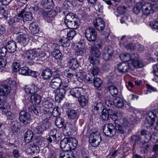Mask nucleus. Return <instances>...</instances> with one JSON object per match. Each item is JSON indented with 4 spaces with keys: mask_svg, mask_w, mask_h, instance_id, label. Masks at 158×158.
Instances as JSON below:
<instances>
[{
    "mask_svg": "<svg viewBox=\"0 0 158 158\" xmlns=\"http://www.w3.org/2000/svg\"><path fill=\"white\" fill-rule=\"evenodd\" d=\"M103 131L106 135L110 137L115 135L116 132L121 134H123L124 132L122 126L116 123L105 124L103 127Z\"/></svg>",
    "mask_w": 158,
    "mask_h": 158,
    "instance_id": "f257e3e1",
    "label": "nucleus"
},
{
    "mask_svg": "<svg viewBox=\"0 0 158 158\" xmlns=\"http://www.w3.org/2000/svg\"><path fill=\"white\" fill-rule=\"evenodd\" d=\"M89 48L90 54L88 58V61L93 65L98 64L100 61L99 58L101 56L100 50L92 45Z\"/></svg>",
    "mask_w": 158,
    "mask_h": 158,
    "instance_id": "f03ea898",
    "label": "nucleus"
},
{
    "mask_svg": "<svg viewBox=\"0 0 158 158\" xmlns=\"http://www.w3.org/2000/svg\"><path fill=\"white\" fill-rule=\"evenodd\" d=\"M158 7V4L157 3L152 4L149 2H143L142 10L144 15H148L156 10Z\"/></svg>",
    "mask_w": 158,
    "mask_h": 158,
    "instance_id": "7ed1b4c3",
    "label": "nucleus"
},
{
    "mask_svg": "<svg viewBox=\"0 0 158 158\" xmlns=\"http://www.w3.org/2000/svg\"><path fill=\"white\" fill-rule=\"evenodd\" d=\"M101 137L99 132H93L90 135L89 141L94 147L98 146L101 141Z\"/></svg>",
    "mask_w": 158,
    "mask_h": 158,
    "instance_id": "20e7f679",
    "label": "nucleus"
},
{
    "mask_svg": "<svg viewBox=\"0 0 158 158\" xmlns=\"http://www.w3.org/2000/svg\"><path fill=\"white\" fill-rule=\"evenodd\" d=\"M85 38L89 41H94L97 37V32L93 27L88 28L85 31Z\"/></svg>",
    "mask_w": 158,
    "mask_h": 158,
    "instance_id": "39448f33",
    "label": "nucleus"
},
{
    "mask_svg": "<svg viewBox=\"0 0 158 158\" xmlns=\"http://www.w3.org/2000/svg\"><path fill=\"white\" fill-rule=\"evenodd\" d=\"M154 113L152 112H150L148 114V116L144 121V123L143 125V126L148 128L151 127V129L153 128V125H154V121L153 120V115H152Z\"/></svg>",
    "mask_w": 158,
    "mask_h": 158,
    "instance_id": "423d86ee",
    "label": "nucleus"
},
{
    "mask_svg": "<svg viewBox=\"0 0 158 158\" xmlns=\"http://www.w3.org/2000/svg\"><path fill=\"white\" fill-rule=\"evenodd\" d=\"M114 53V50L110 46L104 48L102 52V55L103 59L105 60H110Z\"/></svg>",
    "mask_w": 158,
    "mask_h": 158,
    "instance_id": "0eeeda50",
    "label": "nucleus"
},
{
    "mask_svg": "<svg viewBox=\"0 0 158 158\" xmlns=\"http://www.w3.org/2000/svg\"><path fill=\"white\" fill-rule=\"evenodd\" d=\"M6 97L0 95V109L3 112L6 113L10 110L9 104L6 101Z\"/></svg>",
    "mask_w": 158,
    "mask_h": 158,
    "instance_id": "6e6552de",
    "label": "nucleus"
},
{
    "mask_svg": "<svg viewBox=\"0 0 158 158\" xmlns=\"http://www.w3.org/2000/svg\"><path fill=\"white\" fill-rule=\"evenodd\" d=\"M19 119L21 122L26 124L29 123L31 120L30 114L24 110H22L19 113Z\"/></svg>",
    "mask_w": 158,
    "mask_h": 158,
    "instance_id": "1a4fd4ad",
    "label": "nucleus"
},
{
    "mask_svg": "<svg viewBox=\"0 0 158 158\" xmlns=\"http://www.w3.org/2000/svg\"><path fill=\"white\" fill-rule=\"evenodd\" d=\"M93 24L96 29L98 31H102L105 28L104 21L101 18L98 17L93 21Z\"/></svg>",
    "mask_w": 158,
    "mask_h": 158,
    "instance_id": "9d476101",
    "label": "nucleus"
},
{
    "mask_svg": "<svg viewBox=\"0 0 158 158\" xmlns=\"http://www.w3.org/2000/svg\"><path fill=\"white\" fill-rule=\"evenodd\" d=\"M67 138H64L61 140L60 143V146L62 149L64 148L65 151L69 152L73 148L70 145Z\"/></svg>",
    "mask_w": 158,
    "mask_h": 158,
    "instance_id": "9b49d317",
    "label": "nucleus"
},
{
    "mask_svg": "<svg viewBox=\"0 0 158 158\" xmlns=\"http://www.w3.org/2000/svg\"><path fill=\"white\" fill-rule=\"evenodd\" d=\"M63 84L61 78H53L50 83L51 87L56 90L59 89Z\"/></svg>",
    "mask_w": 158,
    "mask_h": 158,
    "instance_id": "f8f14e48",
    "label": "nucleus"
},
{
    "mask_svg": "<svg viewBox=\"0 0 158 158\" xmlns=\"http://www.w3.org/2000/svg\"><path fill=\"white\" fill-rule=\"evenodd\" d=\"M53 72L49 68H46L42 70L41 76L44 80H48L52 77Z\"/></svg>",
    "mask_w": 158,
    "mask_h": 158,
    "instance_id": "ddd939ff",
    "label": "nucleus"
},
{
    "mask_svg": "<svg viewBox=\"0 0 158 158\" xmlns=\"http://www.w3.org/2000/svg\"><path fill=\"white\" fill-rule=\"evenodd\" d=\"M14 33L16 34L17 35L16 39L18 40V42L23 44V45L25 46L26 44V41L27 40V35L23 33H19L18 31H13Z\"/></svg>",
    "mask_w": 158,
    "mask_h": 158,
    "instance_id": "4468645a",
    "label": "nucleus"
},
{
    "mask_svg": "<svg viewBox=\"0 0 158 158\" xmlns=\"http://www.w3.org/2000/svg\"><path fill=\"white\" fill-rule=\"evenodd\" d=\"M102 104L101 102H95L92 106V112L94 114L97 115L99 114L102 111Z\"/></svg>",
    "mask_w": 158,
    "mask_h": 158,
    "instance_id": "2eb2a0df",
    "label": "nucleus"
},
{
    "mask_svg": "<svg viewBox=\"0 0 158 158\" xmlns=\"http://www.w3.org/2000/svg\"><path fill=\"white\" fill-rule=\"evenodd\" d=\"M7 51L10 53H13L16 51L17 48V45L16 42L11 40L8 41L6 45Z\"/></svg>",
    "mask_w": 158,
    "mask_h": 158,
    "instance_id": "dca6fc26",
    "label": "nucleus"
},
{
    "mask_svg": "<svg viewBox=\"0 0 158 158\" xmlns=\"http://www.w3.org/2000/svg\"><path fill=\"white\" fill-rule=\"evenodd\" d=\"M67 64L71 70L75 71L79 67V62L75 58H73L69 60L67 63Z\"/></svg>",
    "mask_w": 158,
    "mask_h": 158,
    "instance_id": "f3484780",
    "label": "nucleus"
},
{
    "mask_svg": "<svg viewBox=\"0 0 158 158\" xmlns=\"http://www.w3.org/2000/svg\"><path fill=\"white\" fill-rule=\"evenodd\" d=\"M149 139L147 140L143 141L141 136L140 135H132L131 137L130 141L132 142H134L135 143L133 146L134 147L135 145V143H138L139 142L141 144H143L144 143H147L148 142Z\"/></svg>",
    "mask_w": 158,
    "mask_h": 158,
    "instance_id": "a211bd4d",
    "label": "nucleus"
},
{
    "mask_svg": "<svg viewBox=\"0 0 158 158\" xmlns=\"http://www.w3.org/2000/svg\"><path fill=\"white\" fill-rule=\"evenodd\" d=\"M118 71L121 73H125L128 71L130 68L128 63H120L118 65Z\"/></svg>",
    "mask_w": 158,
    "mask_h": 158,
    "instance_id": "6ab92c4d",
    "label": "nucleus"
},
{
    "mask_svg": "<svg viewBox=\"0 0 158 158\" xmlns=\"http://www.w3.org/2000/svg\"><path fill=\"white\" fill-rule=\"evenodd\" d=\"M54 101L52 99L50 98L48 99H44L43 101L42 104L43 106L45 108L50 109H52L54 106Z\"/></svg>",
    "mask_w": 158,
    "mask_h": 158,
    "instance_id": "aec40b11",
    "label": "nucleus"
},
{
    "mask_svg": "<svg viewBox=\"0 0 158 158\" xmlns=\"http://www.w3.org/2000/svg\"><path fill=\"white\" fill-rule=\"evenodd\" d=\"M67 114L69 119L73 120L74 123L78 118V115L76 110H69L67 111Z\"/></svg>",
    "mask_w": 158,
    "mask_h": 158,
    "instance_id": "412c9836",
    "label": "nucleus"
},
{
    "mask_svg": "<svg viewBox=\"0 0 158 158\" xmlns=\"http://www.w3.org/2000/svg\"><path fill=\"white\" fill-rule=\"evenodd\" d=\"M45 116H46V118L42 121L40 126L42 127L44 129H47L51 125V124L48 122L50 117L49 113H47L45 114Z\"/></svg>",
    "mask_w": 158,
    "mask_h": 158,
    "instance_id": "4be33fe9",
    "label": "nucleus"
},
{
    "mask_svg": "<svg viewBox=\"0 0 158 158\" xmlns=\"http://www.w3.org/2000/svg\"><path fill=\"white\" fill-rule=\"evenodd\" d=\"M81 89L78 87H75L72 89L70 91V94L75 98H79L81 95Z\"/></svg>",
    "mask_w": 158,
    "mask_h": 158,
    "instance_id": "5701e85b",
    "label": "nucleus"
},
{
    "mask_svg": "<svg viewBox=\"0 0 158 158\" xmlns=\"http://www.w3.org/2000/svg\"><path fill=\"white\" fill-rule=\"evenodd\" d=\"M29 28L33 34L37 33L40 31L39 27L36 22H33L31 23Z\"/></svg>",
    "mask_w": 158,
    "mask_h": 158,
    "instance_id": "b1692460",
    "label": "nucleus"
},
{
    "mask_svg": "<svg viewBox=\"0 0 158 158\" xmlns=\"http://www.w3.org/2000/svg\"><path fill=\"white\" fill-rule=\"evenodd\" d=\"M10 89L9 87L6 85H3L0 86V95L6 97L10 92Z\"/></svg>",
    "mask_w": 158,
    "mask_h": 158,
    "instance_id": "393cba45",
    "label": "nucleus"
},
{
    "mask_svg": "<svg viewBox=\"0 0 158 158\" xmlns=\"http://www.w3.org/2000/svg\"><path fill=\"white\" fill-rule=\"evenodd\" d=\"M37 56V52L34 50H28L25 53L26 57L30 60H33Z\"/></svg>",
    "mask_w": 158,
    "mask_h": 158,
    "instance_id": "a878e982",
    "label": "nucleus"
},
{
    "mask_svg": "<svg viewBox=\"0 0 158 158\" xmlns=\"http://www.w3.org/2000/svg\"><path fill=\"white\" fill-rule=\"evenodd\" d=\"M66 26L69 29H76L79 25V19L75 20L65 23Z\"/></svg>",
    "mask_w": 158,
    "mask_h": 158,
    "instance_id": "bb28decb",
    "label": "nucleus"
},
{
    "mask_svg": "<svg viewBox=\"0 0 158 158\" xmlns=\"http://www.w3.org/2000/svg\"><path fill=\"white\" fill-rule=\"evenodd\" d=\"M34 135H35L34 133H33L31 131H27L25 133L24 137L25 142L29 143L31 141L34 137Z\"/></svg>",
    "mask_w": 158,
    "mask_h": 158,
    "instance_id": "cd10ccee",
    "label": "nucleus"
},
{
    "mask_svg": "<svg viewBox=\"0 0 158 158\" xmlns=\"http://www.w3.org/2000/svg\"><path fill=\"white\" fill-rule=\"evenodd\" d=\"M65 90L60 89L59 92L55 95V101L57 102H60L64 98L65 94Z\"/></svg>",
    "mask_w": 158,
    "mask_h": 158,
    "instance_id": "c85d7f7f",
    "label": "nucleus"
},
{
    "mask_svg": "<svg viewBox=\"0 0 158 158\" xmlns=\"http://www.w3.org/2000/svg\"><path fill=\"white\" fill-rule=\"evenodd\" d=\"M55 123L56 126L59 128H63L65 126V123L64 119L60 117H57L55 120Z\"/></svg>",
    "mask_w": 158,
    "mask_h": 158,
    "instance_id": "c756f323",
    "label": "nucleus"
},
{
    "mask_svg": "<svg viewBox=\"0 0 158 158\" xmlns=\"http://www.w3.org/2000/svg\"><path fill=\"white\" fill-rule=\"evenodd\" d=\"M94 75L92 73H89L85 75L84 81L87 83H91L94 82Z\"/></svg>",
    "mask_w": 158,
    "mask_h": 158,
    "instance_id": "7c9ffc66",
    "label": "nucleus"
},
{
    "mask_svg": "<svg viewBox=\"0 0 158 158\" xmlns=\"http://www.w3.org/2000/svg\"><path fill=\"white\" fill-rule=\"evenodd\" d=\"M67 37H63L59 41V44L64 47H69L70 45V41Z\"/></svg>",
    "mask_w": 158,
    "mask_h": 158,
    "instance_id": "2f4dec72",
    "label": "nucleus"
},
{
    "mask_svg": "<svg viewBox=\"0 0 158 158\" xmlns=\"http://www.w3.org/2000/svg\"><path fill=\"white\" fill-rule=\"evenodd\" d=\"M31 101L34 104H39L41 101V97L37 94H33L31 96Z\"/></svg>",
    "mask_w": 158,
    "mask_h": 158,
    "instance_id": "473e14b6",
    "label": "nucleus"
},
{
    "mask_svg": "<svg viewBox=\"0 0 158 158\" xmlns=\"http://www.w3.org/2000/svg\"><path fill=\"white\" fill-rule=\"evenodd\" d=\"M56 15V12L54 10H51L48 11L46 15V19L47 21L51 23L53 19V17Z\"/></svg>",
    "mask_w": 158,
    "mask_h": 158,
    "instance_id": "72a5a7b5",
    "label": "nucleus"
},
{
    "mask_svg": "<svg viewBox=\"0 0 158 158\" xmlns=\"http://www.w3.org/2000/svg\"><path fill=\"white\" fill-rule=\"evenodd\" d=\"M114 105L118 108H122L124 106L123 100L119 97H117L114 99Z\"/></svg>",
    "mask_w": 158,
    "mask_h": 158,
    "instance_id": "f704fd0d",
    "label": "nucleus"
},
{
    "mask_svg": "<svg viewBox=\"0 0 158 158\" xmlns=\"http://www.w3.org/2000/svg\"><path fill=\"white\" fill-rule=\"evenodd\" d=\"M77 19H78L75 17V15L73 13H69L68 14H67L65 16L64 23H66L69 22L77 20Z\"/></svg>",
    "mask_w": 158,
    "mask_h": 158,
    "instance_id": "c9c22d12",
    "label": "nucleus"
},
{
    "mask_svg": "<svg viewBox=\"0 0 158 158\" xmlns=\"http://www.w3.org/2000/svg\"><path fill=\"white\" fill-rule=\"evenodd\" d=\"M74 154L72 151L69 152L64 151L62 152L60 154V158H71V157H74Z\"/></svg>",
    "mask_w": 158,
    "mask_h": 158,
    "instance_id": "e433bc0d",
    "label": "nucleus"
},
{
    "mask_svg": "<svg viewBox=\"0 0 158 158\" xmlns=\"http://www.w3.org/2000/svg\"><path fill=\"white\" fill-rule=\"evenodd\" d=\"M29 111L31 113H34L37 116L39 115L41 112L39 107H37L35 105L30 106Z\"/></svg>",
    "mask_w": 158,
    "mask_h": 158,
    "instance_id": "4c0bfd02",
    "label": "nucleus"
},
{
    "mask_svg": "<svg viewBox=\"0 0 158 158\" xmlns=\"http://www.w3.org/2000/svg\"><path fill=\"white\" fill-rule=\"evenodd\" d=\"M30 72H31V70L26 66L22 67L19 70V73L23 75H29Z\"/></svg>",
    "mask_w": 158,
    "mask_h": 158,
    "instance_id": "58836bf2",
    "label": "nucleus"
},
{
    "mask_svg": "<svg viewBox=\"0 0 158 158\" xmlns=\"http://www.w3.org/2000/svg\"><path fill=\"white\" fill-rule=\"evenodd\" d=\"M79 46H77V48L75 51V54L77 56H83L86 52V49L84 48L79 47Z\"/></svg>",
    "mask_w": 158,
    "mask_h": 158,
    "instance_id": "ea45409f",
    "label": "nucleus"
},
{
    "mask_svg": "<svg viewBox=\"0 0 158 158\" xmlns=\"http://www.w3.org/2000/svg\"><path fill=\"white\" fill-rule=\"evenodd\" d=\"M142 3L141 2L137 3L133 8V12L135 14H138L140 11L142 9Z\"/></svg>",
    "mask_w": 158,
    "mask_h": 158,
    "instance_id": "a19ab883",
    "label": "nucleus"
},
{
    "mask_svg": "<svg viewBox=\"0 0 158 158\" xmlns=\"http://www.w3.org/2000/svg\"><path fill=\"white\" fill-rule=\"evenodd\" d=\"M23 21L24 20L26 21H31L33 19L32 14L30 12H25L23 14Z\"/></svg>",
    "mask_w": 158,
    "mask_h": 158,
    "instance_id": "79ce46f5",
    "label": "nucleus"
},
{
    "mask_svg": "<svg viewBox=\"0 0 158 158\" xmlns=\"http://www.w3.org/2000/svg\"><path fill=\"white\" fill-rule=\"evenodd\" d=\"M131 63L134 67L136 69L141 68L143 66V62L139 60H135L132 61Z\"/></svg>",
    "mask_w": 158,
    "mask_h": 158,
    "instance_id": "37998d69",
    "label": "nucleus"
},
{
    "mask_svg": "<svg viewBox=\"0 0 158 158\" xmlns=\"http://www.w3.org/2000/svg\"><path fill=\"white\" fill-rule=\"evenodd\" d=\"M121 60L124 62H127L130 60V55L127 53H124L120 56Z\"/></svg>",
    "mask_w": 158,
    "mask_h": 158,
    "instance_id": "c03bdc74",
    "label": "nucleus"
},
{
    "mask_svg": "<svg viewBox=\"0 0 158 158\" xmlns=\"http://www.w3.org/2000/svg\"><path fill=\"white\" fill-rule=\"evenodd\" d=\"M109 90L110 93L112 96H115L118 94V90L116 86L111 85L109 87Z\"/></svg>",
    "mask_w": 158,
    "mask_h": 158,
    "instance_id": "a18cd8bd",
    "label": "nucleus"
},
{
    "mask_svg": "<svg viewBox=\"0 0 158 158\" xmlns=\"http://www.w3.org/2000/svg\"><path fill=\"white\" fill-rule=\"evenodd\" d=\"M52 55L55 59H59L61 57L62 53L59 49H55L52 52Z\"/></svg>",
    "mask_w": 158,
    "mask_h": 158,
    "instance_id": "49530a36",
    "label": "nucleus"
},
{
    "mask_svg": "<svg viewBox=\"0 0 158 158\" xmlns=\"http://www.w3.org/2000/svg\"><path fill=\"white\" fill-rule=\"evenodd\" d=\"M78 101L80 105L83 107L86 106L88 103V101L83 95H81L78 98Z\"/></svg>",
    "mask_w": 158,
    "mask_h": 158,
    "instance_id": "de8ad7c7",
    "label": "nucleus"
},
{
    "mask_svg": "<svg viewBox=\"0 0 158 158\" xmlns=\"http://www.w3.org/2000/svg\"><path fill=\"white\" fill-rule=\"evenodd\" d=\"M68 140H69V143L70 145L74 149L75 147H77V141L76 139L73 138L72 137H67Z\"/></svg>",
    "mask_w": 158,
    "mask_h": 158,
    "instance_id": "09e8293b",
    "label": "nucleus"
},
{
    "mask_svg": "<svg viewBox=\"0 0 158 158\" xmlns=\"http://www.w3.org/2000/svg\"><path fill=\"white\" fill-rule=\"evenodd\" d=\"M105 104L108 107H110L114 105V99H112L108 96L106 97L105 98Z\"/></svg>",
    "mask_w": 158,
    "mask_h": 158,
    "instance_id": "8fccbe9b",
    "label": "nucleus"
},
{
    "mask_svg": "<svg viewBox=\"0 0 158 158\" xmlns=\"http://www.w3.org/2000/svg\"><path fill=\"white\" fill-rule=\"evenodd\" d=\"M130 20V17L128 15H123L120 19L122 23H125L127 24Z\"/></svg>",
    "mask_w": 158,
    "mask_h": 158,
    "instance_id": "3c124183",
    "label": "nucleus"
},
{
    "mask_svg": "<svg viewBox=\"0 0 158 158\" xmlns=\"http://www.w3.org/2000/svg\"><path fill=\"white\" fill-rule=\"evenodd\" d=\"M102 112V115L101 117L102 119L105 121L108 120L110 117L108 114V111H107V109H103Z\"/></svg>",
    "mask_w": 158,
    "mask_h": 158,
    "instance_id": "603ef678",
    "label": "nucleus"
},
{
    "mask_svg": "<svg viewBox=\"0 0 158 158\" xmlns=\"http://www.w3.org/2000/svg\"><path fill=\"white\" fill-rule=\"evenodd\" d=\"M94 47L97 48L98 49H101L102 48L103 44L102 40L98 39L94 40Z\"/></svg>",
    "mask_w": 158,
    "mask_h": 158,
    "instance_id": "864d4df0",
    "label": "nucleus"
},
{
    "mask_svg": "<svg viewBox=\"0 0 158 158\" xmlns=\"http://www.w3.org/2000/svg\"><path fill=\"white\" fill-rule=\"evenodd\" d=\"M18 124L17 123L12 124L11 130L14 134L17 133L20 131V128L18 127Z\"/></svg>",
    "mask_w": 158,
    "mask_h": 158,
    "instance_id": "5fc2aeb1",
    "label": "nucleus"
},
{
    "mask_svg": "<svg viewBox=\"0 0 158 158\" xmlns=\"http://www.w3.org/2000/svg\"><path fill=\"white\" fill-rule=\"evenodd\" d=\"M30 146L31 148V153L32 152L33 153H37L39 152V148L37 145L35 144H32V145H30Z\"/></svg>",
    "mask_w": 158,
    "mask_h": 158,
    "instance_id": "6e6d98bb",
    "label": "nucleus"
},
{
    "mask_svg": "<svg viewBox=\"0 0 158 158\" xmlns=\"http://www.w3.org/2000/svg\"><path fill=\"white\" fill-rule=\"evenodd\" d=\"M94 85L96 87H99L102 84V80L99 78H95L94 80Z\"/></svg>",
    "mask_w": 158,
    "mask_h": 158,
    "instance_id": "4d7b16f0",
    "label": "nucleus"
},
{
    "mask_svg": "<svg viewBox=\"0 0 158 158\" xmlns=\"http://www.w3.org/2000/svg\"><path fill=\"white\" fill-rule=\"evenodd\" d=\"M152 152L154 153L152 158H158V144H155L153 146Z\"/></svg>",
    "mask_w": 158,
    "mask_h": 158,
    "instance_id": "13d9d810",
    "label": "nucleus"
},
{
    "mask_svg": "<svg viewBox=\"0 0 158 158\" xmlns=\"http://www.w3.org/2000/svg\"><path fill=\"white\" fill-rule=\"evenodd\" d=\"M44 128L43 127L40 126H38L37 127L35 128V129L34 130L35 132L34 135L35 134L40 135L42 134L44 131Z\"/></svg>",
    "mask_w": 158,
    "mask_h": 158,
    "instance_id": "bf43d9fd",
    "label": "nucleus"
},
{
    "mask_svg": "<svg viewBox=\"0 0 158 158\" xmlns=\"http://www.w3.org/2000/svg\"><path fill=\"white\" fill-rule=\"evenodd\" d=\"M24 13V10H23L21 12L19 13L16 16L14 17V19L16 22L19 21L20 20H23V14Z\"/></svg>",
    "mask_w": 158,
    "mask_h": 158,
    "instance_id": "052dcab7",
    "label": "nucleus"
},
{
    "mask_svg": "<svg viewBox=\"0 0 158 158\" xmlns=\"http://www.w3.org/2000/svg\"><path fill=\"white\" fill-rule=\"evenodd\" d=\"M140 116V113L137 111H136L132 114L131 118L133 120H137V119L139 118Z\"/></svg>",
    "mask_w": 158,
    "mask_h": 158,
    "instance_id": "680f3d73",
    "label": "nucleus"
},
{
    "mask_svg": "<svg viewBox=\"0 0 158 158\" xmlns=\"http://www.w3.org/2000/svg\"><path fill=\"white\" fill-rule=\"evenodd\" d=\"M60 108L58 106H55L52 110V114L54 117H57L59 116L60 113L59 111Z\"/></svg>",
    "mask_w": 158,
    "mask_h": 158,
    "instance_id": "e2e57ef3",
    "label": "nucleus"
},
{
    "mask_svg": "<svg viewBox=\"0 0 158 158\" xmlns=\"http://www.w3.org/2000/svg\"><path fill=\"white\" fill-rule=\"evenodd\" d=\"M85 75L84 73L83 74L82 73L80 72L75 73V76L81 82L82 81H84Z\"/></svg>",
    "mask_w": 158,
    "mask_h": 158,
    "instance_id": "0e129e2a",
    "label": "nucleus"
},
{
    "mask_svg": "<svg viewBox=\"0 0 158 158\" xmlns=\"http://www.w3.org/2000/svg\"><path fill=\"white\" fill-rule=\"evenodd\" d=\"M76 32L74 30H71L69 31L67 34V38L69 40H72L76 35Z\"/></svg>",
    "mask_w": 158,
    "mask_h": 158,
    "instance_id": "69168bd1",
    "label": "nucleus"
},
{
    "mask_svg": "<svg viewBox=\"0 0 158 158\" xmlns=\"http://www.w3.org/2000/svg\"><path fill=\"white\" fill-rule=\"evenodd\" d=\"M149 26L153 29H158V21H152L149 23Z\"/></svg>",
    "mask_w": 158,
    "mask_h": 158,
    "instance_id": "338daca9",
    "label": "nucleus"
},
{
    "mask_svg": "<svg viewBox=\"0 0 158 158\" xmlns=\"http://www.w3.org/2000/svg\"><path fill=\"white\" fill-rule=\"evenodd\" d=\"M126 9V6L123 5H121L118 7L117 11L120 14H123L125 11Z\"/></svg>",
    "mask_w": 158,
    "mask_h": 158,
    "instance_id": "774afa93",
    "label": "nucleus"
}]
</instances>
